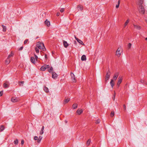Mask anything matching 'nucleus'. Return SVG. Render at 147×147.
<instances>
[{"label": "nucleus", "mask_w": 147, "mask_h": 147, "mask_svg": "<svg viewBox=\"0 0 147 147\" xmlns=\"http://www.w3.org/2000/svg\"><path fill=\"white\" fill-rule=\"evenodd\" d=\"M36 46L40 49H42L43 51L46 50L43 43L40 42H38L37 43Z\"/></svg>", "instance_id": "f257e3e1"}, {"label": "nucleus", "mask_w": 147, "mask_h": 147, "mask_svg": "<svg viewBox=\"0 0 147 147\" xmlns=\"http://www.w3.org/2000/svg\"><path fill=\"white\" fill-rule=\"evenodd\" d=\"M123 51V49L121 47H120L117 49L116 52V55L118 57H119L121 55Z\"/></svg>", "instance_id": "f03ea898"}, {"label": "nucleus", "mask_w": 147, "mask_h": 147, "mask_svg": "<svg viewBox=\"0 0 147 147\" xmlns=\"http://www.w3.org/2000/svg\"><path fill=\"white\" fill-rule=\"evenodd\" d=\"M34 56L35 58L34 57H31V62L33 63H35L36 61H38V57L35 54H34Z\"/></svg>", "instance_id": "7ed1b4c3"}, {"label": "nucleus", "mask_w": 147, "mask_h": 147, "mask_svg": "<svg viewBox=\"0 0 147 147\" xmlns=\"http://www.w3.org/2000/svg\"><path fill=\"white\" fill-rule=\"evenodd\" d=\"M139 12L142 14H144L145 13V9L144 7L142 5H140L139 8Z\"/></svg>", "instance_id": "20e7f679"}, {"label": "nucleus", "mask_w": 147, "mask_h": 147, "mask_svg": "<svg viewBox=\"0 0 147 147\" xmlns=\"http://www.w3.org/2000/svg\"><path fill=\"white\" fill-rule=\"evenodd\" d=\"M20 99L18 97H13L11 98V100L13 102H16L20 101Z\"/></svg>", "instance_id": "39448f33"}, {"label": "nucleus", "mask_w": 147, "mask_h": 147, "mask_svg": "<svg viewBox=\"0 0 147 147\" xmlns=\"http://www.w3.org/2000/svg\"><path fill=\"white\" fill-rule=\"evenodd\" d=\"M50 66L49 65H45L42 66L40 68V70L42 71H44L46 69L49 68Z\"/></svg>", "instance_id": "423d86ee"}, {"label": "nucleus", "mask_w": 147, "mask_h": 147, "mask_svg": "<svg viewBox=\"0 0 147 147\" xmlns=\"http://www.w3.org/2000/svg\"><path fill=\"white\" fill-rule=\"evenodd\" d=\"M122 80V78L121 77H119L118 79V81L117 83V86L118 88Z\"/></svg>", "instance_id": "0eeeda50"}, {"label": "nucleus", "mask_w": 147, "mask_h": 147, "mask_svg": "<svg viewBox=\"0 0 147 147\" xmlns=\"http://www.w3.org/2000/svg\"><path fill=\"white\" fill-rule=\"evenodd\" d=\"M111 75V72L109 71H108L107 72L106 76V78L105 79V81H107L109 79Z\"/></svg>", "instance_id": "6e6552de"}, {"label": "nucleus", "mask_w": 147, "mask_h": 147, "mask_svg": "<svg viewBox=\"0 0 147 147\" xmlns=\"http://www.w3.org/2000/svg\"><path fill=\"white\" fill-rule=\"evenodd\" d=\"M119 75V73H115L113 76V79H111L112 80H114L115 81L117 79L118 76Z\"/></svg>", "instance_id": "1a4fd4ad"}, {"label": "nucleus", "mask_w": 147, "mask_h": 147, "mask_svg": "<svg viewBox=\"0 0 147 147\" xmlns=\"http://www.w3.org/2000/svg\"><path fill=\"white\" fill-rule=\"evenodd\" d=\"M71 76L72 80L73 82H76V80L75 78V76L74 74L72 73H71Z\"/></svg>", "instance_id": "9d476101"}, {"label": "nucleus", "mask_w": 147, "mask_h": 147, "mask_svg": "<svg viewBox=\"0 0 147 147\" xmlns=\"http://www.w3.org/2000/svg\"><path fill=\"white\" fill-rule=\"evenodd\" d=\"M133 25L134 26V28L135 29H137L138 30H140L141 29V27L139 26V25L136 24H133Z\"/></svg>", "instance_id": "9b49d317"}, {"label": "nucleus", "mask_w": 147, "mask_h": 147, "mask_svg": "<svg viewBox=\"0 0 147 147\" xmlns=\"http://www.w3.org/2000/svg\"><path fill=\"white\" fill-rule=\"evenodd\" d=\"M75 39L77 40L78 42L83 45H85L83 43V42L82 40L79 39L78 38H77L75 36Z\"/></svg>", "instance_id": "f8f14e48"}, {"label": "nucleus", "mask_w": 147, "mask_h": 147, "mask_svg": "<svg viewBox=\"0 0 147 147\" xmlns=\"http://www.w3.org/2000/svg\"><path fill=\"white\" fill-rule=\"evenodd\" d=\"M115 81L113 80H111V81L110 82V84L111 86V87L112 88H113V87L115 85Z\"/></svg>", "instance_id": "ddd939ff"}, {"label": "nucleus", "mask_w": 147, "mask_h": 147, "mask_svg": "<svg viewBox=\"0 0 147 147\" xmlns=\"http://www.w3.org/2000/svg\"><path fill=\"white\" fill-rule=\"evenodd\" d=\"M45 25L49 27L50 25V22L47 20H46L45 22Z\"/></svg>", "instance_id": "4468645a"}, {"label": "nucleus", "mask_w": 147, "mask_h": 147, "mask_svg": "<svg viewBox=\"0 0 147 147\" xmlns=\"http://www.w3.org/2000/svg\"><path fill=\"white\" fill-rule=\"evenodd\" d=\"M9 86V83L7 82H6L3 85V87L5 88H8Z\"/></svg>", "instance_id": "2eb2a0df"}, {"label": "nucleus", "mask_w": 147, "mask_h": 147, "mask_svg": "<svg viewBox=\"0 0 147 147\" xmlns=\"http://www.w3.org/2000/svg\"><path fill=\"white\" fill-rule=\"evenodd\" d=\"M130 21V20L129 19H128L125 21L124 24V27L125 28L127 25L128 23Z\"/></svg>", "instance_id": "dca6fc26"}, {"label": "nucleus", "mask_w": 147, "mask_h": 147, "mask_svg": "<svg viewBox=\"0 0 147 147\" xmlns=\"http://www.w3.org/2000/svg\"><path fill=\"white\" fill-rule=\"evenodd\" d=\"M63 45L65 48H67L68 46L69 45L67 43V42L63 40Z\"/></svg>", "instance_id": "f3484780"}, {"label": "nucleus", "mask_w": 147, "mask_h": 147, "mask_svg": "<svg viewBox=\"0 0 147 147\" xmlns=\"http://www.w3.org/2000/svg\"><path fill=\"white\" fill-rule=\"evenodd\" d=\"M57 74L55 72H52V77L53 78L55 79L57 77Z\"/></svg>", "instance_id": "a211bd4d"}, {"label": "nucleus", "mask_w": 147, "mask_h": 147, "mask_svg": "<svg viewBox=\"0 0 147 147\" xmlns=\"http://www.w3.org/2000/svg\"><path fill=\"white\" fill-rule=\"evenodd\" d=\"M77 8L79 9L80 10L82 11L83 10V7L82 5H79L77 6Z\"/></svg>", "instance_id": "6ab92c4d"}, {"label": "nucleus", "mask_w": 147, "mask_h": 147, "mask_svg": "<svg viewBox=\"0 0 147 147\" xmlns=\"http://www.w3.org/2000/svg\"><path fill=\"white\" fill-rule=\"evenodd\" d=\"M83 112V110L81 109H78L77 111V113L78 115H80Z\"/></svg>", "instance_id": "aec40b11"}, {"label": "nucleus", "mask_w": 147, "mask_h": 147, "mask_svg": "<svg viewBox=\"0 0 147 147\" xmlns=\"http://www.w3.org/2000/svg\"><path fill=\"white\" fill-rule=\"evenodd\" d=\"M70 100V99L69 98H65L64 101V104H66V103L68 102Z\"/></svg>", "instance_id": "412c9836"}, {"label": "nucleus", "mask_w": 147, "mask_h": 147, "mask_svg": "<svg viewBox=\"0 0 147 147\" xmlns=\"http://www.w3.org/2000/svg\"><path fill=\"white\" fill-rule=\"evenodd\" d=\"M86 56L84 55H83L81 57V60L82 61H86Z\"/></svg>", "instance_id": "4be33fe9"}, {"label": "nucleus", "mask_w": 147, "mask_h": 147, "mask_svg": "<svg viewBox=\"0 0 147 147\" xmlns=\"http://www.w3.org/2000/svg\"><path fill=\"white\" fill-rule=\"evenodd\" d=\"M10 62V60L9 58H7V59L5 61V64L6 65L9 64Z\"/></svg>", "instance_id": "5701e85b"}, {"label": "nucleus", "mask_w": 147, "mask_h": 147, "mask_svg": "<svg viewBox=\"0 0 147 147\" xmlns=\"http://www.w3.org/2000/svg\"><path fill=\"white\" fill-rule=\"evenodd\" d=\"M78 105L77 104H74L72 106V108L74 109H75L77 108Z\"/></svg>", "instance_id": "b1692460"}, {"label": "nucleus", "mask_w": 147, "mask_h": 147, "mask_svg": "<svg viewBox=\"0 0 147 147\" xmlns=\"http://www.w3.org/2000/svg\"><path fill=\"white\" fill-rule=\"evenodd\" d=\"M48 71L49 72H52L53 70V68L51 67H50L49 68L47 69Z\"/></svg>", "instance_id": "393cba45"}, {"label": "nucleus", "mask_w": 147, "mask_h": 147, "mask_svg": "<svg viewBox=\"0 0 147 147\" xmlns=\"http://www.w3.org/2000/svg\"><path fill=\"white\" fill-rule=\"evenodd\" d=\"M13 52H11V53L8 56V57H7V58L8 59H9L10 57H13Z\"/></svg>", "instance_id": "a878e982"}, {"label": "nucleus", "mask_w": 147, "mask_h": 147, "mask_svg": "<svg viewBox=\"0 0 147 147\" xmlns=\"http://www.w3.org/2000/svg\"><path fill=\"white\" fill-rule=\"evenodd\" d=\"M120 3V0H119L117 4L116 5V8H118L119 7V4Z\"/></svg>", "instance_id": "bb28decb"}, {"label": "nucleus", "mask_w": 147, "mask_h": 147, "mask_svg": "<svg viewBox=\"0 0 147 147\" xmlns=\"http://www.w3.org/2000/svg\"><path fill=\"white\" fill-rule=\"evenodd\" d=\"M4 127L3 125H1L0 126V131H2L4 130Z\"/></svg>", "instance_id": "cd10ccee"}, {"label": "nucleus", "mask_w": 147, "mask_h": 147, "mask_svg": "<svg viewBox=\"0 0 147 147\" xmlns=\"http://www.w3.org/2000/svg\"><path fill=\"white\" fill-rule=\"evenodd\" d=\"M42 137L41 136H40L39 137L38 139V140H37L38 142L39 143H40V142H41V140L42 139Z\"/></svg>", "instance_id": "c85d7f7f"}, {"label": "nucleus", "mask_w": 147, "mask_h": 147, "mask_svg": "<svg viewBox=\"0 0 147 147\" xmlns=\"http://www.w3.org/2000/svg\"><path fill=\"white\" fill-rule=\"evenodd\" d=\"M2 26L3 29V31L4 32H5L6 31V28L5 26L2 25Z\"/></svg>", "instance_id": "c756f323"}, {"label": "nucleus", "mask_w": 147, "mask_h": 147, "mask_svg": "<svg viewBox=\"0 0 147 147\" xmlns=\"http://www.w3.org/2000/svg\"><path fill=\"white\" fill-rule=\"evenodd\" d=\"M39 49L37 47H36L35 48V51L37 53H39Z\"/></svg>", "instance_id": "7c9ffc66"}, {"label": "nucleus", "mask_w": 147, "mask_h": 147, "mask_svg": "<svg viewBox=\"0 0 147 147\" xmlns=\"http://www.w3.org/2000/svg\"><path fill=\"white\" fill-rule=\"evenodd\" d=\"M44 90L46 92H49L48 89L46 87H45L44 88Z\"/></svg>", "instance_id": "2f4dec72"}, {"label": "nucleus", "mask_w": 147, "mask_h": 147, "mask_svg": "<svg viewBox=\"0 0 147 147\" xmlns=\"http://www.w3.org/2000/svg\"><path fill=\"white\" fill-rule=\"evenodd\" d=\"M18 140L17 139H16L14 141V144L16 145L18 144Z\"/></svg>", "instance_id": "473e14b6"}, {"label": "nucleus", "mask_w": 147, "mask_h": 147, "mask_svg": "<svg viewBox=\"0 0 147 147\" xmlns=\"http://www.w3.org/2000/svg\"><path fill=\"white\" fill-rule=\"evenodd\" d=\"M115 95H116V92H115V91H114L113 96V100H114L115 99Z\"/></svg>", "instance_id": "72a5a7b5"}, {"label": "nucleus", "mask_w": 147, "mask_h": 147, "mask_svg": "<svg viewBox=\"0 0 147 147\" xmlns=\"http://www.w3.org/2000/svg\"><path fill=\"white\" fill-rule=\"evenodd\" d=\"M90 141H91V140H90V139H89L88 141H87V142H86V144L88 145V146L89 145L90 143Z\"/></svg>", "instance_id": "f704fd0d"}, {"label": "nucleus", "mask_w": 147, "mask_h": 147, "mask_svg": "<svg viewBox=\"0 0 147 147\" xmlns=\"http://www.w3.org/2000/svg\"><path fill=\"white\" fill-rule=\"evenodd\" d=\"M19 85L20 86H23V84L24 83V82L22 81V82H19Z\"/></svg>", "instance_id": "c9c22d12"}, {"label": "nucleus", "mask_w": 147, "mask_h": 147, "mask_svg": "<svg viewBox=\"0 0 147 147\" xmlns=\"http://www.w3.org/2000/svg\"><path fill=\"white\" fill-rule=\"evenodd\" d=\"M114 112L113 111H112L111 112V117H113V116H114Z\"/></svg>", "instance_id": "e433bc0d"}, {"label": "nucleus", "mask_w": 147, "mask_h": 147, "mask_svg": "<svg viewBox=\"0 0 147 147\" xmlns=\"http://www.w3.org/2000/svg\"><path fill=\"white\" fill-rule=\"evenodd\" d=\"M131 46V44L130 43H129L128 45V48L129 49L130 48Z\"/></svg>", "instance_id": "4c0bfd02"}, {"label": "nucleus", "mask_w": 147, "mask_h": 147, "mask_svg": "<svg viewBox=\"0 0 147 147\" xmlns=\"http://www.w3.org/2000/svg\"><path fill=\"white\" fill-rule=\"evenodd\" d=\"M100 122V120L99 119H97L96 121V124H98Z\"/></svg>", "instance_id": "58836bf2"}, {"label": "nucleus", "mask_w": 147, "mask_h": 147, "mask_svg": "<svg viewBox=\"0 0 147 147\" xmlns=\"http://www.w3.org/2000/svg\"><path fill=\"white\" fill-rule=\"evenodd\" d=\"M43 133H44L43 131L42 130H41V131L40 132V135H42L43 134Z\"/></svg>", "instance_id": "ea45409f"}, {"label": "nucleus", "mask_w": 147, "mask_h": 147, "mask_svg": "<svg viewBox=\"0 0 147 147\" xmlns=\"http://www.w3.org/2000/svg\"><path fill=\"white\" fill-rule=\"evenodd\" d=\"M38 137L37 136H35L34 137V139L35 140H38Z\"/></svg>", "instance_id": "a19ab883"}, {"label": "nucleus", "mask_w": 147, "mask_h": 147, "mask_svg": "<svg viewBox=\"0 0 147 147\" xmlns=\"http://www.w3.org/2000/svg\"><path fill=\"white\" fill-rule=\"evenodd\" d=\"M64 9L63 8H61L60 10V11L61 12H63L64 11Z\"/></svg>", "instance_id": "79ce46f5"}, {"label": "nucleus", "mask_w": 147, "mask_h": 147, "mask_svg": "<svg viewBox=\"0 0 147 147\" xmlns=\"http://www.w3.org/2000/svg\"><path fill=\"white\" fill-rule=\"evenodd\" d=\"M140 82L142 83H144V80H143V79L141 80Z\"/></svg>", "instance_id": "37998d69"}, {"label": "nucleus", "mask_w": 147, "mask_h": 147, "mask_svg": "<svg viewBox=\"0 0 147 147\" xmlns=\"http://www.w3.org/2000/svg\"><path fill=\"white\" fill-rule=\"evenodd\" d=\"M28 40H27V39L26 40L24 41V44H26L28 42Z\"/></svg>", "instance_id": "c03bdc74"}, {"label": "nucleus", "mask_w": 147, "mask_h": 147, "mask_svg": "<svg viewBox=\"0 0 147 147\" xmlns=\"http://www.w3.org/2000/svg\"><path fill=\"white\" fill-rule=\"evenodd\" d=\"M3 92L2 91L0 92V96H1L3 94Z\"/></svg>", "instance_id": "a18cd8bd"}, {"label": "nucleus", "mask_w": 147, "mask_h": 147, "mask_svg": "<svg viewBox=\"0 0 147 147\" xmlns=\"http://www.w3.org/2000/svg\"><path fill=\"white\" fill-rule=\"evenodd\" d=\"M24 140H22L21 141V144L23 145L24 144Z\"/></svg>", "instance_id": "49530a36"}, {"label": "nucleus", "mask_w": 147, "mask_h": 147, "mask_svg": "<svg viewBox=\"0 0 147 147\" xmlns=\"http://www.w3.org/2000/svg\"><path fill=\"white\" fill-rule=\"evenodd\" d=\"M45 58L46 59H47V55L46 54L45 55Z\"/></svg>", "instance_id": "de8ad7c7"}, {"label": "nucleus", "mask_w": 147, "mask_h": 147, "mask_svg": "<svg viewBox=\"0 0 147 147\" xmlns=\"http://www.w3.org/2000/svg\"><path fill=\"white\" fill-rule=\"evenodd\" d=\"M59 15H60V13L59 12H58V13H57V16H59Z\"/></svg>", "instance_id": "09e8293b"}, {"label": "nucleus", "mask_w": 147, "mask_h": 147, "mask_svg": "<svg viewBox=\"0 0 147 147\" xmlns=\"http://www.w3.org/2000/svg\"><path fill=\"white\" fill-rule=\"evenodd\" d=\"M123 108H124V109H125V110L126 108V106H125V105H123Z\"/></svg>", "instance_id": "8fccbe9b"}, {"label": "nucleus", "mask_w": 147, "mask_h": 147, "mask_svg": "<svg viewBox=\"0 0 147 147\" xmlns=\"http://www.w3.org/2000/svg\"><path fill=\"white\" fill-rule=\"evenodd\" d=\"M44 126H42V127L41 128V130H42L43 131V130L44 129Z\"/></svg>", "instance_id": "3c124183"}, {"label": "nucleus", "mask_w": 147, "mask_h": 147, "mask_svg": "<svg viewBox=\"0 0 147 147\" xmlns=\"http://www.w3.org/2000/svg\"><path fill=\"white\" fill-rule=\"evenodd\" d=\"M145 40H147V37L145 38Z\"/></svg>", "instance_id": "603ef678"}, {"label": "nucleus", "mask_w": 147, "mask_h": 147, "mask_svg": "<svg viewBox=\"0 0 147 147\" xmlns=\"http://www.w3.org/2000/svg\"><path fill=\"white\" fill-rule=\"evenodd\" d=\"M22 48H23V47H22L20 48V49H22Z\"/></svg>", "instance_id": "864d4df0"}, {"label": "nucleus", "mask_w": 147, "mask_h": 147, "mask_svg": "<svg viewBox=\"0 0 147 147\" xmlns=\"http://www.w3.org/2000/svg\"><path fill=\"white\" fill-rule=\"evenodd\" d=\"M146 23H147V21H146Z\"/></svg>", "instance_id": "5fc2aeb1"}]
</instances>
